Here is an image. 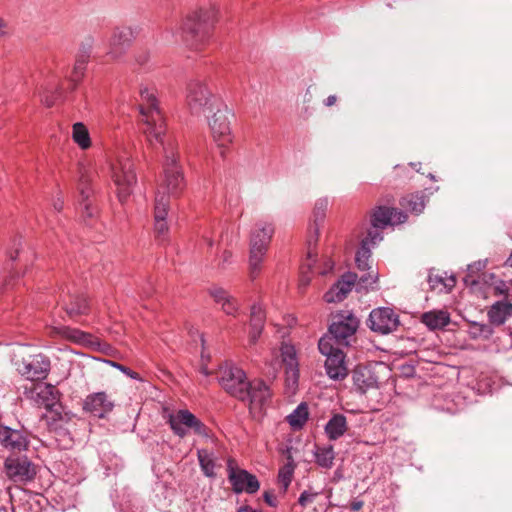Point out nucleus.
<instances>
[{"label":"nucleus","instance_id":"f257e3e1","mask_svg":"<svg viewBox=\"0 0 512 512\" xmlns=\"http://www.w3.org/2000/svg\"><path fill=\"white\" fill-rule=\"evenodd\" d=\"M139 112L144 125L143 132L151 145L159 143L164 151V179L158 187L170 199L178 197L185 189L186 183L183 171L178 164L179 156L176 152L175 142L166 138V124L163 114L158 106L155 89L141 86Z\"/></svg>","mask_w":512,"mask_h":512},{"label":"nucleus","instance_id":"f03ea898","mask_svg":"<svg viewBox=\"0 0 512 512\" xmlns=\"http://www.w3.org/2000/svg\"><path fill=\"white\" fill-rule=\"evenodd\" d=\"M378 280V272L370 271L363 274L359 279L353 272H346L341 278L324 294L327 303H337L344 300L355 286L357 292H367L372 289Z\"/></svg>","mask_w":512,"mask_h":512},{"label":"nucleus","instance_id":"7ed1b4c3","mask_svg":"<svg viewBox=\"0 0 512 512\" xmlns=\"http://www.w3.org/2000/svg\"><path fill=\"white\" fill-rule=\"evenodd\" d=\"M110 174L119 201H126L137 183L134 164L126 151L120 152L116 159L110 163Z\"/></svg>","mask_w":512,"mask_h":512},{"label":"nucleus","instance_id":"20e7f679","mask_svg":"<svg viewBox=\"0 0 512 512\" xmlns=\"http://www.w3.org/2000/svg\"><path fill=\"white\" fill-rule=\"evenodd\" d=\"M186 103L193 114L212 111L220 102L212 94L205 79L193 78L186 86Z\"/></svg>","mask_w":512,"mask_h":512},{"label":"nucleus","instance_id":"39448f33","mask_svg":"<svg viewBox=\"0 0 512 512\" xmlns=\"http://www.w3.org/2000/svg\"><path fill=\"white\" fill-rule=\"evenodd\" d=\"M217 10L214 5L201 6L189 14L184 22L183 30L190 33L200 42L207 39L216 22Z\"/></svg>","mask_w":512,"mask_h":512},{"label":"nucleus","instance_id":"423d86ee","mask_svg":"<svg viewBox=\"0 0 512 512\" xmlns=\"http://www.w3.org/2000/svg\"><path fill=\"white\" fill-rule=\"evenodd\" d=\"M168 424L175 435L186 437L193 432L203 438H210L207 426L187 409H179L168 415Z\"/></svg>","mask_w":512,"mask_h":512},{"label":"nucleus","instance_id":"0eeeda50","mask_svg":"<svg viewBox=\"0 0 512 512\" xmlns=\"http://www.w3.org/2000/svg\"><path fill=\"white\" fill-rule=\"evenodd\" d=\"M214 109L216 110L208 123L214 141L219 147L223 148L229 145L233 140L231 119L234 117V114L221 102L217 104Z\"/></svg>","mask_w":512,"mask_h":512},{"label":"nucleus","instance_id":"6e6552de","mask_svg":"<svg viewBox=\"0 0 512 512\" xmlns=\"http://www.w3.org/2000/svg\"><path fill=\"white\" fill-rule=\"evenodd\" d=\"M227 472L234 493L255 494L259 490L260 482L257 477L247 470L239 468L235 460H228Z\"/></svg>","mask_w":512,"mask_h":512},{"label":"nucleus","instance_id":"1a4fd4ad","mask_svg":"<svg viewBox=\"0 0 512 512\" xmlns=\"http://www.w3.org/2000/svg\"><path fill=\"white\" fill-rule=\"evenodd\" d=\"M219 384L232 396L244 397L246 394L244 388L247 386L245 372L233 365L226 363L219 369L218 376Z\"/></svg>","mask_w":512,"mask_h":512},{"label":"nucleus","instance_id":"9d476101","mask_svg":"<svg viewBox=\"0 0 512 512\" xmlns=\"http://www.w3.org/2000/svg\"><path fill=\"white\" fill-rule=\"evenodd\" d=\"M335 321L329 326V333L334 337L338 346H348L359 327L358 318L350 311H341L335 316Z\"/></svg>","mask_w":512,"mask_h":512},{"label":"nucleus","instance_id":"9b49d317","mask_svg":"<svg viewBox=\"0 0 512 512\" xmlns=\"http://www.w3.org/2000/svg\"><path fill=\"white\" fill-rule=\"evenodd\" d=\"M7 477L15 482L26 484L36 476V466L26 456H9L4 462Z\"/></svg>","mask_w":512,"mask_h":512},{"label":"nucleus","instance_id":"f8f14e48","mask_svg":"<svg viewBox=\"0 0 512 512\" xmlns=\"http://www.w3.org/2000/svg\"><path fill=\"white\" fill-rule=\"evenodd\" d=\"M281 361L285 366V387L288 393L294 394L299 383V362L294 345L282 343L280 347Z\"/></svg>","mask_w":512,"mask_h":512},{"label":"nucleus","instance_id":"ddd939ff","mask_svg":"<svg viewBox=\"0 0 512 512\" xmlns=\"http://www.w3.org/2000/svg\"><path fill=\"white\" fill-rule=\"evenodd\" d=\"M169 210V198L168 196L165 195L164 192L159 190L158 192H156L154 201L153 230L156 239L160 242H165L166 240H168L170 228L167 217Z\"/></svg>","mask_w":512,"mask_h":512},{"label":"nucleus","instance_id":"4468645a","mask_svg":"<svg viewBox=\"0 0 512 512\" xmlns=\"http://www.w3.org/2000/svg\"><path fill=\"white\" fill-rule=\"evenodd\" d=\"M399 316L393 309L379 307L370 312L368 319L369 328L382 335L389 334L399 326Z\"/></svg>","mask_w":512,"mask_h":512},{"label":"nucleus","instance_id":"2eb2a0df","mask_svg":"<svg viewBox=\"0 0 512 512\" xmlns=\"http://www.w3.org/2000/svg\"><path fill=\"white\" fill-rule=\"evenodd\" d=\"M18 371L28 380H43L50 371V360L43 354L30 356L23 360L18 367Z\"/></svg>","mask_w":512,"mask_h":512},{"label":"nucleus","instance_id":"dca6fc26","mask_svg":"<svg viewBox=\"0 0 512 512\" xmlns=\"http://www.w3.org/2000/svg\"><path fill=\"white\" fill-rule=\"evenodd\" d=\"M244 392L246 395L238 399L247 401L251 409H262L271 397L269 387L262 380L248 382Z\"/></svg>","mask_w":512,"mask_h":512},{"label":"nucleus","instance_id":"f3484780","mask_svg":"<svg viewBox=\"0 0 512 512\" xmlns=\"http://www.w3.org/2000/svg\"><path fill=\"white\" fill-rule=\"evenodd\" d=\"M114 406V400L103 391L87 395L83 402V409L98 418H104Z\"/></svg>","mask_w":512,"mask_h":512},{"label":"nucleus","instance_id":"a211bd4d","mask_svg":"<svg viewBox=\"0 0 512 512\" xmlns=\"http://www.w3.org/2000/svg\"><path fill=\"white\" fill-rule=\"evenodd\" d=\"M134 38V31L131 27L116 28L109 41L107 54L113 58H120L129 48Z\"/></svg>","mask_w":512,"mask_h":512},{"label":"nucleus","instance_id":"6ab92c4d","mask_svg":"<svg viewBox=\"0 0 512 512\" xmlns=\"http://www.w3.org/2000/svg\"><path fill=\"white\" fill-rule=\"evenodd\" d=\"M407 215L402 211H398L389 207H377L371 215V225L374 228H385L389 225L404 223Z\"/></svg>","mask_w":512,"mask_h":512},{"label":"nucleus","instance_id":"aec40b11","mask_svg":"<svg viewBox=\"0 0 512 512\" xmlns=\"http://www.w3.org/2000/svg\"><path fill=\"white\" fill-rule=\"evenodd\" d=\"M274 225L270 222L259 221L255 224L250 235V250H262L267 252L272 236Z\"/></svg>","mask_w":512,"mask_h":512},{"label":"nucleus","instance_id":"412c9836","mask_svg":"<svg viewBox=\"0 0 512 512\" xmlns=\"http://www.w3.org/2000/svg\"><path fill=\"white\" fill-rule=\"evenodd\" d=\"M352 381L354 389L360 394H365L367 391L378 387V377L367 366H356L352 371Z\"/></svg>","mask_w":512,"mask_h":512},{"label":"nucleus","instance_id":"4be33fe9","mask_svg":"<svg viewBox=\"0 0 512 512\" xmlns=\"http://www.w3.org/2000/svg\"><path fill=\"white\" fill-rule=\"evenodd\" d=\"M0 443L8 450L21 452L27 449L29 440L20 430L0 426Z\"/></svg>","mask_w":512,"mask_h":512},{"label":"nucleus","instance_id":"5701e85b","mask_svg":"<svg viewBox=\"0 0 512 512\" xmlns=\"http://www.w3.org/2000/svg\"><path fill=\"white\" fill-rule=\"evenodd\" d=\"M328 199L320 198L316 201L314 210H313V223L309 226V235H308V246H315L318 241L319 236V228L321 223L324 221L326 210L328 208Z\"/></svg>","mask_w":512,"mask_h":512},{"label":"nucleus","instance_id":"b1692460","mask_svg":"<svg viewBox=\"0 0 512 512\" xmlns=\"http://www.w3.org/2000/svg\"><path fill=\"white\" fill-rule=\"evenodd\" d=\"M325 370L330 379H345L348 375V369L345 363L344 352L336 351L334 355H329L325 361Z\"/></svg>","mask_w":512,"mask_h":512},{"label":"nucleus","instance_id":"393cba45","mask_svg":"<svg viewBox=\"0 0 512 512\" xmlns=\"http://www.w3.org/2000/svg\"><path fill=\"white\" fill-rule=\"evenodd\" d=\"M50 334L53 336H60L77 344L90 343V339L92 337L89 333L64 325L52 326L50 328Z\"/></svg>","mask_w":512,"mask_h":512},{"label":"nucleus","instance_id":"a878e982","mask_svg":"<svg viewBox=\"0 0 512 512\" xmlns=\"http://www.w3.org/2000/svg\"><path fill=\"white\" fill-rule=\"evenodd\" d=\"M89 309V301L83 294L69 295L68 298L64 300V310L70 318L86 315Z\"/></svg>","mask_w":512,"mask_h":512},{"label":"nucleus","instance_id":"bb28decb","mask_svg":"<svg viewBox=\"0 0 512 512\" xmlns=\"http://www.w3.org/2000/svg\"><path fill=\"white\" fill-rule=\"evenodd\" d=\"M488 319L490 324L500 326L512 316V303L507 301H497L488 310Z\"/></svg>","mask_w":512,"mask_h":512},{"label":"nucleus","instance_id":"cd10ccee","mask_svg":"<svg viewBox=\"0 0 512 512\" xmlns=\"http://www.w3.org/2000/svg\"><path fill=\"white\" fill-rule=\"evenodd\" d=\"M421 322L429 330L443 329L450 323V314L445 310H431L422 314Z\"/></svg>","mask_w":512,"mask_h":512},{"label":"nucleus","instance_id":"c85d7f7f","mask_svg":"<svg viewBox=\"0 0 512 512\" xmlns=\"http://www.w3.org/2000/svg\"><path fill=\"white\" fill-rule=\"evenodd\" d=\"M90 53V47H83L76 56L73 71L71 76L69 77V81L73 84V89L83 79L85 75L87 64L90 59Z\"/></svg>","mask_w":512,"mask_h":512},{"label":"nucleus","instance_id":"c756f323","mask_svg":"<svg viewBox=\"0 0 512 512\" xmlns=\"http://www.w3.org/2000/svg\"><path fill=\"white\" fill-rule=\"evenodd\" d=\"M347 419L343 414H334L326 423L324 430L329 440L341 438L347 431Z\"/></svg>","mask_w":512,"mask_h":512},{"label":"nucleus","instance_id":"7c9ffc66","mask_svg":"<svg viewBox=\"0 0 512 512\" xmlns=\"http://www.w3.org/2000/svg\"><path fill=\"white\" fill-rule=\"evenodd\" d=\"M71 138L73 142L82 150H87L92 145L89 130L82 122H76L73 124Z\"/></svg>","mask_w":512,"mask_h":512},{"label":"nucleus","instance_id":"2f4dec72","mask_svg":"<svg viewBox=\"0 0 512 512\" xmlns=\"http://www.w3.org/2000/svg\"><path fill=\"white\" fill-rule=\"evenodd\" d=\"M266 253L267 252H265V251L257 250V249L249 250L248 264H249V277L251 280H255L260 276V274L263 270Z\"/></svg>","mask_w":512,"mask_h":512},{"label":"nucleus","instance_id":"473e14b6","mask_svg":"<svg viewBox=\"0 0 512 512\" xmlns=\"http://www.w3.org/2000/svg\"><path fill=\"white\" fill-rule=\"evenodd\" d=\"M314 457L317 465L325 469H330L333 466L335 459L333 446H316L314 450Z\"/></svg>","mask_w":512,"mask_h":512},{"label":"nucleus","instance_id":"72a5a7b5","mask_svg":"<svg viewBox=\"0 0 512 512\" xmlns=\"http://www.w3.org/2000/svg\"><path fill=\"white\" fill-rule=\"evenodd\" d=\"M286 454L288 462L280 468L278 472V482L281 485L283 492H286L288 489L295 469L294 460L291 455V448L286 449Z\"/></svg>","mask_w":512,"mask_h":512},{"label":"nucleus","instance_id":"f704fd0d","mask_svg":"<svg viewBox=\"0 0 512 512\" xmlns=\"http://www.w3.org/2000/svg\"><path fill=\"white\" fill-rule=\"evenodd\" d=\"M308 407L305 403L299 404L288 416L287 422L294 430L301 429L308 420Z\"/></svg>","mask_w":512,"mask_h":512},{"label":"nucleus","instance_id":"c9c22d12","mask_svg":"<svg viewBox=\"0 0 512 512\" xmlns=\"http://www.w3.org/2000/svg\"><path fill=\"white\" fill-rule=\"evenodd\" d=\"M60 409L59 405H47V412L43 415V419L50 429L56 430L62 427L61 423L64 422V416Z\"/></svg>","mask_w":512,"mask_h":512},{"label":"nucleus","instance_id":"e433bc0d","mask_svg":"<svg viewBox=\"0 0 512 512\" xmlns=\"http://www.w3.org/2000/svg\"><path fill=\"white\" fill-rule=\"evenodd\" d=\"M197 457L203 473L208 477L215 476L214 455L207 449H198Z\"/></svg>","mask_w":512,"mask_h":512},{"label":"nucleus","instance_id":"4c0bfd02","mask_svg":"<svg viewBox=\"0 0 512 512\" xmlns=\"http://www.w3.org/2000/svg\"><path fill=\"white\" fill-rule=\"evenodd\" d=\"M428 283L431 289L441 291H450L456 284L454 276L444 279L438 274L430 273L428 276Z\"/></svg>","mask_w":512,"mask_h":512},{"label":"nucleus","instance_id":"58836bf2","mask_svg":"<svg viewBox=\"0 0 512 512\" xmlns=\"http://www.w3.org/2000/svg\"><path fill=\"white\" fill-rule=\"evenodd\" d=\"M316 267V259L313 258L311 247H309L308 258L302 267L301 276L299 279V289H306L311 283V273Z\"/></svg>","mask_w":512,"mask_h":512},{"label":"nucleus","instance_id":"ea45409f","mask_svg":"<svg viewBox=\"0 0 512 512\" xmlns=\"http://www.w3.org/2000/svg\"><path fill=\"white\" fill-rule=\"evenodd\" d=\"M371 257V250L367 247V241H361L360 248L358 249L355 257L357 268L360 271L366 272L371 269L369 259Z\"/></svg>","mask_w":512,"mask_h":512},{"label":"nucleus","instance_id":"a19ab883","mask_svg":"<svg viewBox=\"0 0 512 512\" xmlns=\"http://www.w3.org/2000/svg\"><path fill=\"white\" fill-rule=\"evenodd\" d=\"M468 333L472 339H489L493 335L494 329L490 324L472 322Z\"/></svg>","mask_w":512,"mask_h":512},{"label":"nucleus","instance_id":"79ce46f5","mask_svg":"<svg viewBox=\"0 0 512 512\" xmlns=\"http://www.w3.org/2000/svg\"><path fill=\"white\" fill-rule=\"evenodd\" d=\"M339 347L340 346L336 345L335 339L330 333L320 338L318 343V349L320 353L326 357H329V355H334L336 351H342Z\"/></svg>","mask_w":512,"mask_h":512},{"label":"nucleus","instance_id":"37998d69","mask_svg":"<svg viewBox=\"0 0 512 512\" xmlns=\"http://www.w3.org/2000/svg\"><path fill=\"white\" fill-rule=\"evenodd\" d=\"M89 183L90 179L87 176L82 175L79 182L80 196L82 198L81 204L84 206L87 216L92 217L93 213L90 211L89 204L87 203L92 193V189L90 188Z\"/></svg>","mask_w":512,"mask_h":512},{"label":"nucleus","instance_id":"c03bdc74","mask_svg":"<svg viewBox=\"0 0 512 512\" xmlns=\"http://www.w3.org/2000/svg\"><path fill=\"white\" fill-rule=\"evenodd\" d=\"M402 206L406 207L408 210L415 214L421 213L425 208V203L423 197L421 196H410L409 198H404Z\"/></svg>","mask_w":512,"mask_h":512},{"label":"nucleus","instance_id":"a18cd8bd","mask_svg":"<svg viewBox=\"0 0 512 512\" xmlns=\"http://www.w3.org/2000/svg\"><path fill=\"white\" fill-rule=\"evenodd\" d=\"M265 311L261 304L257 303L251 307L250 325L264 326Z\"/></svg>","mask_w":512,"mask_h":512},{"label":"nucleus","instance_id":"49530a36","mask_svg":"<svg viewBox=\"0 0 512 512\" xmlns=\"http://www.w3.org/2000/svg\"><path fill=\"white\" fill-rule=\"evenodd\" d=\"M61 96L62 92L59 89H57L55 92H51L50 90L45 89L41 95V101L45 106L51 107L56 102V100L61 98Z\"/></svg>","mask_w":512,"mask_h":512},{"label":"nucleus","instance_id":"de8ad7c7","mask_svg":"<svg viewBox=\"0 0 512 512\" xmlns=\"http://www.w3.org/2000/svg\"><path fill=\"white\" fill-rule=\"evenodd\" d=\"M380 229L381 228H374L372 226V229L368 231L367 236L362 240L367 241V247H369L370 249L383 239V235Z\"/></svg>","mask_w":512,"mask_h":512},{"label":"nucleus","instance_id":"09e8293b","mask_svg":"<svg viewBox=\"0 0 512 512\" xmlns=\"http://www.w3.org/2000/svg\"><path fill=\"white\" fill-rule=\"evenodd\" d=\"M210 296L215 300L216 303L221 304L224 301H227L231 295L222 287H212L209 290Z\"/></svg>","mask_w":512,"mask_h":512},{"label":"nucleus","instance_id":"8fccbe9b","mask_svg":"<svg viewBox=\"0 0 512 512\" xmlns=\"http://www.w3.org/2000/svg\"><path fill=\"white\" fill-rule=\"evenodd\" d=\"M223 312L227 315L235 316L238 312L239 305L237 301L231 296L220 304Z\"/></svg>","mask_w":512,"mask_h":512},{"label":"nucleus","instance_id":"3c124183","mask_svg":"<svg viewBox=\"0 0 512 512\" xmlns=\"http://www.w3.org/2000/svg\"><path fill=\"white\" fill-rule=\"evenodd\" d=\"M318 493L316 492H310V491H303L298 499V503L302 507H306L308 504L312 503L314 499L317 497Z\"/></svg>","mask_w":512,"mask_h":512},{"label":"nucleus","instance_id":"603ef678","mask_svg":"<svg viewBox=\"0 0 512 512\" xmlns=\"http://www.w3.org/2000/svg\"><path fill=\"white\" fill-rule=\"evenodd\" d=\"M106 362L108 364H110L111 366H113V367L117 368L118 370H120L122 373H124L128 377H130L132 379H137V377H138L137 373L132 371L130 368H128V367H126L124 365H121V364H119L117 362L111 361V360H107Z\"/></svg>","mask_w":512,"mask_h":512},{"label":"nucleus","instance_id":"864d4df0","mask_svg":"<svg viewBox=\"0 0 512 512\" xmlns=\"http://www.w3.org/2000/svg\"><path fill=\"white\" fill-rule=\"evenodd\" d=\"M264 326L250 325L249 342L255 344L262 334Z\"/></svg>","mask_w":512,"mask_h":512},{"label":"nucleus","instance_id":"5fc2aeb1","mask_svg":"<svg viewBox=\"0 0 512 512\" xmlns=\"http://www.w3.org/2000/svg\"><path fill=\"white\" fill-rule=\"evenodd\" d=\"M335 263L330 258H325L321 267L318 270V273L320 275H327L328 273L332 272L334 269Z\"/></svg>","mask_w":512,"mask_h":512},{"label":"nucleus","instance_id":"6e6d98bb","mask_svg":"<svg viewBox=\"0 0 512 512\" xmlns=\"http://www.w3.org/2000/svg\"><path fill=\"white\" fill-rule=\"evenodd\" d=\"M264 501L271 507L277 506V500L275 495L270 491H265L263 494Z\"/></svg>","mask_w":512,"mask_h":512},{"label":"nucleus","instance_id":"4d7b16f0","mask_svg":"<svg viewBox=\"0 0 512 512\" xmlns=\"http://www.w3.org/2000/svg\"><path fill=\"white\" fill-rule=\"evenodd\" d=\"M232 257L233 255L230 251H224L222 254V267H225L227 264H230L232 262Z\"/></svg>","mask_w":512,"mask_h":512},{"label":"nucleus","instance_id":"13d9d810","mask_svg":"<svg viewBox=\"0 0 512 512\" xmlns=\"http://www.w3.org/2000/svg\"><path fill=\"white\" fill-rule=\"evenodd\" d=\"M363 505H364V502L362 500H357L356 499V500L351 502L350 509L352 511H354V512H357V511L362 509Z\"/></svg>","mask_w":512,"mask_h":512},{"label":"nucleus","instance_id":"bf43d9fd","mask_svg":"<svg viewBox=\"0 0 512 512\" xmlns=\"http://www.w3.org/2000/svg\"><path fill=\"white\" fill-rule=\"evenodd\" d=\"M64 201L62 197H58L53 202V208L55 211L60 212L63 209Z\"/></svg>","mask_w":512,"mask_h":512},{"label":"nucleus","instance_id":"052dcab7","mask_svg":"<svg viewBox=\"0 0 512 512\" xmlns=\"http://www.w3.org/2000/svg\"><path fill=\"white\" fill-rule=\"evenodd\" d=\"M202 242L205 244L208 248H212L214 246V240L211 236L204 234L202 236Z\"/></svg>","mask_w":512,"mask_h":512},{"label":"nucleus","instance_id":"680f3d73","mask_svg":"<svg viewBox=\"0 0 512 512\" xmlns=\"http://www.w3.org/2000/svg\"><path fill=\"white\" fill-rule=\"evenodd\" d=\"M336 102V96L334 95H330L326 100H325V105L326 106H332L333 104H335Z\"/></svg>","mask_w":512,"mask_h":512},{"label":"nucleus","instance_id":"e2e57ef3","mask_svg":"<svg viewBox=\"0 0 512 512\" xmlns=\"http://www.w3.org/2000/svg\"><path fill=\"white\" fill-rule=\"evenodd\" d=\"M484 266H485V264H484V263H482V262H478V263H475V264L469 265V266H468V269L472 271L474 268H476V269H481V268H483Z\"/></svg>","mask_w":512,"mask_h":512},{"label":"nucleus","instance_id":"0e129e2a","mask_svg":"<svg viewBox=\"0 0 512 512\" xmlns=\"http://www.w3.org/2000/svg\"><path fill=\"white\" fill-rule=\"evenodd\" d=\"M5 35V23L4 21L0 18V37L4 36Z\"/></svg>","mask_w":512,"mask_h":512},{"label":"nucleus","instance_id":"69168bd1","mask_svg":"<svg viewBox=\"0 0 512 512\" xmlns=\"http://www.w3.org/2000/svg\"><path fill=\"white\" fill-rule=\"evenodd\" d=\"M238 512H260L259 510L252 509L251 507H242Z\"/></svg>","mask_w":512,"mask_h":512},{"label":"nucleus","instance_id":"338daca9","mask_svg":"<svg viewBox=\"0 0 512 512\" xmlns=\"http://www.w3.org/2000/svg\"><path fill=\"white\" fill-rule=\"evenodd\" d=\"M201 373L204 374L205 376L210 375V371L206 366L201 367Z\"/></svg>","mask_w":512,"mask_h":512}]
</instances>
